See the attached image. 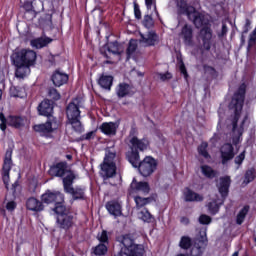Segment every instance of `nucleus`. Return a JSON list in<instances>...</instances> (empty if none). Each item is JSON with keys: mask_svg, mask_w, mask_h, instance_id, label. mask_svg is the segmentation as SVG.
<instances>
[{"mask_svg": "<svg viewBox=\"0 0 256 256\" xmlns=\"http://www.w3.org/2000/svg\"><path fill=\"white\" fill-rule=\"evenodd\" d=\"M228 32L229 28L227 27V24H225V22H222L221 31L217 33V36L219 37V39H221L223 37H226Z\"/></svg>", "mask_w": 256, "mask_h": 256, "instance_id": "obj_55", "label": "nucleus"}, {"mask_svg": "<svg viewBox=\"0 0 256 256\" xmlns=\"http://www.w3.org/2000/svg\"><path fill=\"white\" fill-rule=\"evenodd\" d=\"M190 21L195 25L196 29H200L198 37L200 43V53L205 55L211 51L213 47V30L209 18L195 10L191 14Z\"/></svg>", "mask_w": 256, "mask_h": 256, "instance_id": "obj_2", "label": "nucleus"}, {"mask_svg": "<svg viewBox=\"0 0 256 256\" xmlns=\"http://www.w3.org/2000/svg\"><path fill=\"white\" fill-rule=\"evenodd\" d=\"M10 60L15 69L17 79H25L31 73V67L37 61V52L30 49H21L14 51Z\"/></svg>", "mask_w": 256, "mask_h": 256, "instance_id": "obj_3", "label": "nucleus"}, {"mask_svg": "<svg viewBox=\"0 0 256 256\" xmlns=\"http://www.w3.org/2000/svg\"><path fill=\"white\" fill-rule=\"evenodd\" d=\"M130 193H144V195H147L149 191H151V188L149 187L148 182H137V179L133 178L131 184H130Z\"/></svg>", "mask_w": 256, "mask_h": 256, "instance_id": "obj_15", "label": "nucleus"}, {"mask_svg": "<svg viewBox=\"0 0 256 256\" xmlns=\"http://www.w3.org/2000/svg\"><path fill=\"white\" fill-rule=\"evenodd\" d=\"M93 135H95L94 131L87 132L86 134H83L78 141H91L93 139Z\"/></svg>", "mask_w": 256, "mask_h": 256, "instance_id": "obj_56", "label": "nucleus"}, {"mask_svg": "<svg viewBox=\"0 0 256 256\" xmlns=\"http://www.w3.org/2000/svg\"><path fill=\"white\" fill-rule=\"evenodd\" d=\"M256 171L255 168L248 169L244 174L243 185H249V183H253L255 181Z\"/></svg>", "mask_w": 256, "mask_h": 256, "instance_id": "obj_40", "label": "nucleus"}, {"mask_svg": "<svg viewBox=\"0 0 256 256\" xmlns=\"http://www.w3.org/2000/svg\"><path fill=\"white\" fill-rule=\"evenodd\" d=\"M65 173H67L66 161L58 162L49 169V175H51V177H65Z\"/></svg>", "mask_w": 256, "mask_h": 256, "instance_id": "obj_19", "label": "nucleus"}, {"mask_svg": "<svg viewBox=\"0 0 256 256\" xmlns=\"http://www.w3.org/2000/svg\"><path fill=\"white\" fill-rule=\"evenodd\" d=\"M113 76L111 75H102L98 80V85L102 87V89H106V91H111V87H113Z\"/></svg>", "mask_w": 256, "mask_h": 256, "instance_id": "obj_29", "label": "nucleus"}, {"mask_svg": "<svg viewBox=\"0 0 256 256\" xmlns=\"http://www.w3.org/2000/svg\"><path fill=\"white\" fill-rule=\"evenodd\" d=\"M127 157H128L129 163L132 164V167H134V169H137L139 165H141L139 151L131 150V152L127 155Z\"/></svg>", "mask_w": 256, "mask_h": 256, "instance_id": "obj_32", "label": "nucleus"}, {"mask_svg": "<svg viewBox=\"0 0 256 256\" xmlns=\"http://www.w3.org/2000/svg\"><path fill=\"white\" fill-rule=\"evenodd\" d=\"M201 171L204 177H207V179H215V177H217V171L213 170V168H211L209 165H202Z\"/></svg>", "mask_w": 256, "mask_h": 256, "instance_id": "obj_37", "label": "nucleus"}, {"mask_svg": "<svg viewBox=\"0 0 256 256\" xmlns=\"http://www.w3.org/2000/svg\"><path fill=\"white\" fill-rule=\"evenodd\" d=\"M131 151H145L149 146V142L145 139H139L137 136H133L130 139Z\"/></svg>", "mask_w": 256, "mask_h": 256, "instance_id": "obj_25", "label": "nucleus"}, {"mask_svg": "<svg viewBox=\"0 0 256 256\" xmlns=\"http://www.w3.org/2000/svg\"><path fill=\"white\" fill-rule=\"evenodd\" d=\"M209 240L207 239V232L200 234V237L196 238L195 242L190 247V256H201L207 247Z\"/></svg>", "mask_w": 256, "mask_h": 256, "instance_id": "obj_8", "label": "nucleus"}, {"mask_svg": "<svg viewBox=\"0 0 256 256\" xmlns=\"http://www.w3.org/2000/svg\"><path fill=\"white\" fill-rule=\"evenodd\" d=\"M23 7L25 11H35V8L33 7V2L31 0H24Z\"/></svg>", "mask_w": 256, "mask_h": 256, "instance_id": "obj_57", "label": "nucleus"}, {"mask_svg": "<svg viewBox=\"0 0 256 256\" xmlns=\"http://www.w3.org/2000/svg\"><path fill=\"white\" fill-rule=\"evenodd\" d=\"M256 45V28L250 33L249 40H248V46L247 51H251V48Z\"/></svg>", "mask_w": 256, "mask_h": 256, "instance_id": "obj_50", "label": "nucleus"}, {"mask_svg": "<svg viewBox=\"0 0 256 256\" xmlns=\"http://www.w3.org/2000/svg\"><path fill=\"white\" fill-rule=\"evenodd\" d=\"M178 67L181 75H183L185 81L189 80V73L187 72V67H185V62H183V59L178 58Z\"/></svg>", "mask_w": 256, "mask_h": 256, "instance_id": "obj_45", "label": "nucleus"}, {"mask_svg": "<svg viewBox=\"0 0 256 256\" xmlns=\"http://www.w3.org/2000/svg\"><path fill=\"white\" fill-rule=\"evenodd\" d=\"M66 117L67 125H71L75 133L81 134L85 131V127H83V124L81 123V110L75 101L70 102L66 107Z\"/></svg>", "mask_w": 256, "mask_h": 256, "instance_id": "obj_5", "label": "nucleus"}, {"mask_svg": "<svg viewBox=\"0 0 256 256\" xmlns=\"http://www.w3.org/2000/svg\"><path fill=\"white\" fill-rule=\"evenodd\" d=\"M221 205H223V201L220 203L217 200H213L207 204V208L210 214L217 215L219 213V209H221Z\"/></svg>", "mask_w": 256, "mask_h": 256, "instance_id": "obj_39", "label": "nucleus"}, {"mask_svg": "<svg viewBox=\"0 0 256 256\" xmlns=\"http://www.w3.org/2000/svg\"><path fill=\"white\" fill-rule=\"evenodd\" d=\"M114 256H129V254L124 250H120L117 254H115Z\"/></svg>", "mask_w": 256, "mask_h": 256, "instance_id": "obj_64", "label": "nucleus"}, {"mask_svg": "<svg viewBox=\"0 0 256 256\" xmlns=\"http://www.w3.org/2000/svg\"><path fill=\"white\" fill-rule=\"evenodd\" d=\"M37 109L39 115H42V117H51V115H53V103L51 100L46 99L42 101Z\"/></svg>", "mask_w": 256, "mask_h": 256, "instance_id": "obj_23", "label": "nucleus"}, {"mask_svg": "<svg viewBox=\"0 0 256 256\" xmlns=\"http://www.w3.org/2000/svg\"><path fill=\"white\" fill-rule=\"evenodd\" d=\"M243 161H245V150L234 158V163L238 165L237 169H239L240 165H243Z\"/></svg>", "mask_w": 256, "mask_h": 256, "instance_id": "obj_53", "label": "nucleus"}, {"mask_svg": "<svg viewBox=\"0 0 256 256\" xmlns=\"http://www.w3.org/2000/svg\"><path fill=\"white\" fill-rule=\"evenodd\" d=\"M145 5L148 11H151V9H153V12L156 15V17H159V12L157 11V5L153 4V0H145Z\"/></svg>", "mask_w": 256, "mask_h": 256, "instance_id": "obj_51", "label": "nucleus"}, {"mask_svg": "<svg viewBox=\"0 0 256 256\" xmlns=\"http://www.w3.org/2000/svg\"><path fill=\"white\" fill-rule=\"evenodd\" d=\"M138 218L141 219L144 223H152L153 222V215L147 208H143L139 213H138Z\"/></svg>", "mask_w": 256, "mask_h": 256, "instance_id": "obj_36", "label": "nucleus"}, {"mask_svg": "<svg viewBox=\"0 0 256 256\" xmlns=\"http://www.w3.org/2000/svg\"><path fill=\"white\" fill-rule=\"evenodd\" d=\"M135 51H137V40L131 39L126 50L127 59H131L135 54Z\"/></svg>", "mask_w": 256, "mask_h": 256, "instance_id": "obj_42", "label": "nucleus"}, {"mask_svg": "<svg viewBox=\"0 0 256 256\" xmlns=\"http://www.w3.org/2000/svg\"><path fill=\"white\" fill-rule=\"evenodd\" d=\"M153 13L147 14L144 16L142 24L146 29H151L153 25H155V22L153 21Z\"/></svg>", "mask_w": 256, "mask_h": 256, "instance_id": "obj_46", "label": "nucleus"}, {"mask_svg": "<svg viewBox=\"0 0 256 256\" xmlns=\"http://www.w3.org/2000/svg\"><path fill=\"white\" fill-rule=\"evenodd\" d=\"M33 129L37 133H53V124L51 123V121H47L43 124L34 125Z\"/></svg>", "mask_w": 256, "mask_h": 256, "instance_id": "obj_31", "label": "nucleus"}, {"mask_svg": "<svg viewBox=\"0 0 256 256\" xmlns=\"http://www.w3.org/2000/svg\"><path fill=\"white\" fill-rule=\"evenodd\" d=\"M249 25H251V23H249V20H247L245 25H244L243 33H248L249 32Z\"/></svg>", "mask_w": 256, "mask_h": 256, "instance_id": "obj_63", "label": "nucleus"}, {"mask_svg": "<svg viewBox=\"0 0 256 256\" xmlns=\"http://www.w3.org/2000/svg\"><path fill=\"white\" fill-rule=\"evenodd\" d=\"M0 121V129L5 133V131H7V125H9V117H5V114L0 112Z\"/></svg>", "mask_w": 256, "mask_h": 256, "instance_id": "obj_48", "label": "nucleus"}, {"mask_svg": "<svg viewBox=\"0 0 256 256\" xmlns=\"http://www.w3.org/2000/svg\"><path fill=\"white\" fill-rule=\"evenodd\" d=\"M50 43H53V40L47 36H41L38 38H34L30 41L31 47L33 49H43L44 47H47Z\"/></svg>", "mask_w": 256, "mask_h": 256, "instance_id": "obj_27", "label": "nucleus"}, {"mask_svg": "<svg viewBox=\"0 0 256 256\" xmlns=\"http://www.w3.org/2000/svg\"><path fill=\"white\" fill-rule=\"evenodd\" d=\"M249 205H245L237 214L236 216V225H243L245 221V217H247V214L249 213Z\"/></svg>", "mask_w": 256, "mask_h": 256, "instance_id": "obj_35", "label": "nucleus"}, {"mask_svg": "<svg viewBox=\"0 0 256 256\" xmlns=\"http://www.w3.org/2000/svg\"><path fill=\"white\" fill-rule=\"evenodd\" d=\"M8 125L14 127L15 129H21L25 125V119L21 116H8Z\"/></svg>", "mask_w": 256, "mask_h": 256, "instance_id": "obj_30", "label": "nucleus"}, {"mask_svg": "<svg viewBox=\"0 0 256 256\" xmlns=\"http://www.w3.org/2000/svg\"><path fill=\"white\" fill-rule=\"evenodd\" d=\"M229 187H231V177L229 176L221 177L218 191L222 199H225L227 195H229Z\"/></svg>", "mask_w": 256, "mask_h": 256, "instance_id": "obj_26", "label": "nucleus"}, {"mask_svg": "<svg viewBox=\"0 0 256 256\" xmlns=\"http://www.w3.org/2000/svg\"><path fill=\"white\" fill-rule=\"evenodd\" d=\"M184 201H186V203H193L195 201L199 203L203 201V196L189 188H186L184 191Z\"/></svg>", "mask_w": 256, "mask_h": 256, "instance_id": "obj_28", "label": "nucleus"}, {"mask_svg": "<svg viewBox=\"0 0 256 256\" xmlns=\"http://www.w3.org/2000/svg\"><path fill=\"white\" fill-rule=\"evenodd\" d=\"M26 208L28 211H33L34 213H41V211L45 209V206L43 205L42 201L35 197H30L26 201Z\"/></svg>", "mask_w": 256, "mask_h": 256, "instance_id": "obj_24", "label": "nucleus"}, {"mask_svg": "<svg viewBox=\"0 0 256 256\" xmlns=\"http://www.w3.org/2000/svg\"><path fill=\"white\" fill-rule=\"evenodd\" d=\"M63 203H65V201H58L53 208V211L56 213L57 217H59V215H69L67 207H65V204Z\"/></svg>", "mask_w": 256, "mask_h": 256, "instance_id": "obj_38", "label": "nucleus"}, {"mask_svg": "<svg viewBox=\"0 0 256 256\" xmlns=\"http://www.w3.org/2000/svg\"><path fill=\"white\" fill-rule=\"evenodd\" d=\"M101 171L104 179H111V177H115L117 174V165L115 162H107V159H104L101 165Z\"/></svg>", "mask_w": 256, "mask_h": 256, "instance_id": "obj_14", "label": "nucleus"}, {"mask_svg": "<svg viewBox=\"0 0 256 256\" xmlns=\"http://www.w3.org/2000/svg\"><path fill=\"white\" fill-rule=\"evenodd\" d=\"M105 207L108 213H110V215L115 218L121 217L123 215V209L121 207V204L115 200L107 202Z\"/></svg>", "mask_w": 256, "mask_h": 256, "instance_id": "obj_22", "label": "nucleus"}, {"mask_svg": "<svg viewBox=\"0 0 256 256\" xmlns=\"http://www.w3.org/2000/svg\"><path fill=\"white\" fill-rule=\"evenodd\" d=\"M41 200L42 203H45L46 205H51V203L56 205L59 201H65V195L59 191L47 190L41 195Z\"/></svg>", "mask_w": 256, "mask_h": 256, "instance_id": "obj_9", "label": "nucleus"}, {"mask_svg": "<svg viewBox=\"0 0 256 256\" xmlns=\"http://www.w3.org/2000/svg\"><path fill=\"white\" fill-rule=\"evenodd\" d=\"M48 95L54 101H59V99H61V94H59V92L55 88H50L49 92H48Z\"/></svg>", "mask_w": 256, "mask_h": 256, "instance_id": "obj_54", "label": "nucleus"}, {"mask_svg": "<svg viewBox=\"0 0 256 256\" xmlns=\"http://www.w3.org/2000/svg\"><path fill=\"white\" fill-rule=\"evenodd\" d=\"M56 223L59 229H64V231H69V229L73 227V214L69 213L66 215L57 216Z\"/></svg>", "mask_w": 256, "mask_h": 256, "instance_id": "obj_17", "label": "nucleus"}, {"mask_svg": "<svg viewBox=\"0 0 256 256\" xmlns=\"http://www.w3.org/2000/svg\"><path fill=\"white\" fill-rule=\"evenodd\" d=\"M134 15L135 19H141V9L139 8V4L134 3Z\"/></svg>", "mask_w": 256, "mask_h": 256, "instance_id": "obj_59", "label": "nucleus"}, {"mask_svg": "<svg viewBox=\"0 0 256 256\" xmlns=\"http://www.w3.org/2000/svg\"><path fill=\"white\" fill-rule=\"evenodd\" d=\"M180 223H181L182 225H189V223H190L189 218H187V216H182V217L180 218Z\"/></svg>", "mask_w": 256, "mask_h": 256, "instance_id": "obj_62", "label": "nucleus"}, {"mask_svg": "<svg viewBox=\"0 0 256 256\" xmlns=\"http://www.w3.org/2000/svg\"><path fill=\"white\" fill-rule=\"evenodd\" d=\"M106 46L107 51L112 53V55H121V52H119V42L117 40L106 43Z\"/></svg>", "mask_w": 256, "mask_h": 256, "instance_id": "obj_41", "label": "nucleus"}, {"mask_svg": "<svg viewBox=\"0 0 256 256\" xmlns=\"http://www.w3.org/2000/svg\"><path fill=\"white\" fill-rule=\"evenodd\" d=\"M159 77L161 81H169V79H173V74L170 72L160 73Z\"/></svg>", "mask_w": 256, "mask_h": 256, "instance_id": "obj_58", "label": "nucleus"}, {"mask_svg": "<svg viewBox=\"0 0 256 256\" xmlns=\"http://www.w3.org/2000/svg\"><path fill=\"white\" fill-rule=\"evenodd\" d=\"M139 42L144 47H155L159 43V35L155 31H149L146 35L140 33Z\"/></svg>", "mask_w": 256, "mask_h": 256, "instance_id": "obj_13", "label": "nucleus"}, {"mask_svg": "<svg viewBox=\"0 0 256 256\" xmlns=\"http://www.w3.org/2000/svg\"><path fill=\"white\" fill-rule=\"evenodd\" d=\"M176 7L179 15H187L188 19H191V15L195 13V7L189 5L187 0H176Z\"/></svg>", "mask_w": 256, "mask_h": 256, "instance_id": "obj_16", "label": "nucleus"}, {"mask_svg": "<svg viewBox=\"0 0 256 256\" xmlns=\"http://www.w3.org/2000/svg\"><path fill=\"white\" fill-rule=\"evenodd\" d=\"M101 133L107 135L108 137H113L117 135V129H119V124L117 122H104L99 127Z\"/></svg>", "mask_w": 256, "mask_h": 256, "instance_id": "obj_21", "label": "nucleus"}, {"mask_svg": "<svg viewBox=\"0 0 256 256\" xmlns=\"http://www.w3.org/2000/svg\"><path fill=\"white\" fill-rule=\"evenodd\" d=\"M211 221V217L206 214H201L198 218V222L200 223V225H209Z\"/></svg>", "mask_w": 256, "mask_h": 256, "instance_id": "obj_52", "label": "nucleus"}, {"mask_svg": "<svg viewBox=\"0 0 256 256\" xmlns=\"http://www.w3.org/2000/svg\"><path fill=\"white\" fill-rule=\"evenodd\" d=\"M118 241L123 244L124 251L128 256H143L145 255V247L141 244H136L131 234L121 236Z\"/></svg>", "mask_w": 256, "mask_h": 256, "instance_id": "obj_6", "label": "nucleus"}, {"mask_svg": "<svg viewBox=\"0 0 256 256\" xmlns=\"http://www.w3.org/2000/svg\"><path fill=\"white\" fill-rule=\"evenodd\" d=\"M203 69H204V73L206 75H209L213 79H215L217 77V70H215V68H213V66L204 65Z\"/></svg>", "mask_w": 256, "mask_h": 256, "instance_id": "obj_49", "label": "nucleus"}, {"mask_svg": "<svg viewBox=\"0 0 256 256\" xmlns=\"http://www.w3.org/2000/svg\"><path fill=\"white\" fill-rule=\"evenodd\" d=\"M138 169L142 177H149L153 175L157 169V160L151 156H146L143 161L140 162Z\"/></svg>", "mask_w": 256, "mask_h": 256, "instance_id": "obj_7", "label": "nucleus"}, {"mask_svg": "<svg viewBox=\"0 0 256 256\" xmlns=\"http://www.w3.org/2000/svg\"><path fill=\"white\" fill-rule=\"evenodd\" d=\"M180 37L183 38L184 45L187 47L193 46V27L189 24H185L180 32Z\"/></svg>", "mask_w": 256, "mask_h": 256, "instance_id": "obj_20", "label": "nucleus"}, {"mask_svg": "<svg viewBox=\"0 0 256 256\" xmlns=\"http://www.w3.org/2000/svg\"><path fill=\"white\" fill-rule=\"evenodd\" d=\"M134 201L136 203V207L138 209H141V207H145V205H149V203H151L152 199L150 197L148 198H143L141 196H136L134 198Z\"/></svg>", "mask_w": 256, "mask_h": 256, "instance_id": "obj_43", "label": "nucleus"}, {"mask_svg": "<svg viewBox=\"0 0 256 256\" xmlns=\"http://www.w3.org/2000/svg\"><path fill=\"white\" fill-rule=\"evenodd\" d=\"M193 239L189 236H182L179 241L180 249L183 251H189L193 247Z\"/></svg>", "mask_w": 256, "mask_h": 256, "instance_id": "obj_33", "label": "nucleus"}, {"mask_svg": "<svg viewBox=\"0 0 256 256\" xmlns=\"http://www.w3.org/2000/svg\"><path fill=\"white\" fill-rule=\"evenodd\" d=\"M97 239L102 245L109 244V234L107 233V230H103L100 234H98Z\"/></svg>", "mask_w": 256, "mask_h": 256, "instance_id": "obj_47", "label": "nucleus"}, {"mask_svg": "<svg viewBox=\"0 0 256 256\" xmlns=\"http://www.w3.org/2000/svg\"><path fill=\"white\" fill-rule=\"evenodd\" d=\"M209 147V143L207 142H202L198 147H197V152L200 157H203L204 159H211V154H209V151L207 150Z\"/></svg>", "mask_w": 256, "mask_h": 256, "instance_id": "obj_34", "label": "nucleus"}, {"mask_svg": "<svg viewBox=\"0 0 256 256\" xmlns=\"http://www.w3.org/2000/svg\"><path fill=\"white\" fill-rule=\"evenodd\" d=\"M13 167V149L8 148L5 153L3 167H2V178L3 181L9 179V173Z\"/></svg>", "mask_w": 256, "mask_h": 256, "instance_id": "obj_11", "label": "nucleus"}, {"mask_svg": "<svg viewBox=\"0 0 256 256\" xmlns=\"http://www.w3.org/2000/svg\"><path fill=\"white\" fill-rule=\"evenodd\" d=\"M247 93V85L242 83L237 91L234 93L232 100L229 104L230 111H233L234 117L232 119V143L233 145H239L241 143V137H243V131H245V123L249 121V115H245L240 127L237 126L241 112L243 111V105L245 104V94Z\"/></svg>", "mask_w": 256, "mask_h": 256, "instance_id": "obj_1", "label": "nucleus"}, {"mask_svg": "<svg viewBox=\"0 0 256 256\" xmlns=\"http://www.w3.org/2000/svg\"><path fill=\"white\" fill-rule=\"evenodd\" d=\"M115 91L118 99H124V97H133V95L137 93L135 87L127 82L119 83Z\"/></svg>", "mask_w": 256, "mask_h": 256, "instance_id": "obj_10", "label": "nucleus"}, {"mask_svg": "<svg viewBox=\"0 0 256 256\" xmlns=\"http://www.w3.org/2000/svg\"><path fill=\"white\" fill-rule=\"evenodd\" d=\"M77 175L73 171H69L68 174L62 178L64 192L71 195L73 201H85V191L87 188L82 185L73 187Z\"/></svg>", "mask_w": 256, "mask_h": 256, "instance_id": "obj_4", "label": "nucleus"}, {"mask_svg": "<svg viewBox=\"0 0 256 256\" xmlns=\"http://www.w3.org/2000/svg\"><path fill=\"white\" fill-rule=\"evenodd\" d=\"M6 209L7 211H15V209H17V203H15V201L7 202Z\"/></svg>", "mask_w": 256, "mask_h": 256, "instance_id": "obj_60", "label": "nucleus"}, {"mask_svg": "<svg viewBox=\"0 0 256 256\" xmlns=\"http://www.w3.org/2000/svg\"><path fill=\"white\" fill-rule=\"evenodd\" d=\"M116 154L113 152H109L108 154H106L105 158L106 159V163H114L113 160L115 159Z\"/></svg>", "mask_w": 256, "mask_h": 256, "instance_id": "obj_61", "label": "nucleus"}, {"mask_svg": "<svg viewBox=\"0 0 256 256\" xmlns=\"http://www.w3.org/2000/svg\"><path fill=\"white\" fill-rule=\"evenodd\" d=\"M51 81L55 87H63L69 81V75L61 70H55L51 76Z\"/></svg>", "mask_w": 256, "mask_h": 256, "instance_id": "obj_18", "label": "nucleus"}, {"mask_svg": "<svg viewBox=\"0 0 256 256\" xmlns=\"http://www.w3.org/2000/svg\"><path fill=\"white\" fill-rule=\"evenodd\" d=\"M108 251L107 244H98L96 247L93 248V253L96 256H103L106 255Z\"/></svg>", "mask_w": 256, "mask_h": 256, "instance_id": "obj_44", "label": "nucleus"}, {"mask_svg": "<svg viewBox=\"0 0 256 256\" xmlns=\"http://www.w3.org/2000/svg\"><path fill=\"white\" fill-rule=\"evenodd\" d=\"M220 157L222 159V165H227L231 159L235 158V148L231 143H225L220 148Z\"/></svg>", "mask_w": 256, "mask_h": 256, "instance_id": "obj_12", "label": "nucleus"}]
</instances>
